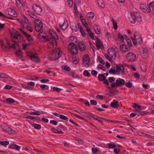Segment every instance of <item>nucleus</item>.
Masks as SVG:
<instances>
[{
  "mask_svg": "<svg viewBox=\"0 0 154 154\" xmlns=\"http://www.w3.org/2000/svg\"><path fill=\"white\" fill-rule=\"evenodd\" d=\"M0 42L1 44L2 49L5 51L9 50L10 48L15 49L16 46L18 45L16 41H14L13 40H12L8 41L7 39L3 40L1 38H0Z\"/></svg>",
  "mask_w": 154,
  "mask_h": 154,
  "instance_id": "1",
  "label": "nucleus"
},
{
  "mask_svg": "<svg viewBox=\"0 0 154 154\" xmlns=\"http://www.w3.org/2000/svg\"><path fill=\"white\" fill-rule=\"evenodd\" d=\"M104 55L106 58L110 62H113L112 59H115L116 57V51L113 48L108 50V54H105Z\"/></svg>",
  "mask_w": 154,
  "mask_h": 154,
  "instance_id": "2",
  "label": "nucleus"
},
{
  "mask_svg": "<svg viewBox=\"0 0 154 154\" xmlns=\"http://www.w3.org/2000/svg\"><path fill=\"white\" fill-rule=\"evenodd\" d=\"M62 54V52L59 48H57L52 50V52L50 55V58L52 60H56L60 57Z\"/></svg>",
  "mask_w": 154,
  "mask_h": 154,
  "instance_id": "3",
  "label": "nucleus"
},
{
  "mask_svg": "<svg viewBox=\"0 0 154 154\" xmlns=\"http://www.w3.org/2000/svg\"><path fill=\"white\" fill-rule=\"evenodd\" d=\"M130 20L131 23L134 24L136 21L141 22L142 20L141 17L139 13L131 12V17L130 18Z\"/></svg>",
  "mask_w": 154,
  "mask_h": 154,
  "instance_id": "4",
  "label": "nucleus"
},
{
  "mask_svg": "<svg viewBox=\"0 0 154 154\" xmlns=\"http://www.w3.org/2000/svg\"><path fill=\"white\" fill-rule=\"evenodd\" d=\"M68 49L70 54L73 55H75L78 53L77 46L76 44L73 43L71 42L69 43Z\"/></svg>",
  "mask_w": 154,
  "mask_h": 154,
  "instance_id": "5",
  "label": "nucleus"
},
{
  "mask_svg": "<svg viewBox=\"0 0 154 154\" xmlns=\"http://www.w3.org/2000/svg\"><path fill=\"white\" fill-rule=\"evenodd\" d=\"M125 81L124 79L118 78L116 81L115 83H112L111 85L112 88H117L118 87H120L124 85Z\"/></svg>",
  "mask_w": 154,
  "mask_h": 154,
  "instance_id": "6",
  "label": "nucleus"
},
{
  "mask_svg": "<svg viewBox=\"0 0 154 154\" xmlns=\"http://www.w3.org/2000/svg\"><path fill=\"white\" fill-rule=\"evenodd\" d=\"M11 38L17 40L18 41L23 39V36L17 31L12 33L11 34Z\"/></svg>",
  "mask_w": 154,
  "mask_h": 154,
  "instance_id": "7",
  "label": "nucleus"
},
{
  "mask_svg": "<svg viewBox=\"0 0 154 154\" xmlns=\"http://www.w3.org/2000/svg\"><path fill=\"white\" fill-rule=\"evenodd\" d=\"M83 63L85 67L89 66L90 62V58L87 54H86L84 56L83 59Z\"/></svg>",
  "mask_w": 154,
  "mask_h": 154,
  "instance_id": "8",
  "label": "nucleus"
},
{
  "mask_svg": "<svg viewBox=\"0 0 154 154\" xmlns=\"http://www.w3.org/2000/svg\"><path fill=\"white\" fill-rule=\"evenodd\" d=\"M126 58L129 62H132L135 60L136 55L132 52H129L127 54Z\"/></svg>",
  "mask_w": 154,
  "mask_h": 154,
  "instance_id": "9",
  "label": "nucleus"
},
{
  "mask_svg": "<svg viewBox=\"0 0 154 154\" xmlns=\"http://www.w3.org/2000/svg\"><path fill=\"white\" fill-rule=\"evenodd\" d=\"M48 47L52 50H54L56 49V47L57 45V42L55 40H53L51 41H50L48 44Z\"/></svg>",
  "mask_w": 154,
  "mask_h": 154,
  "instance_id": "10",
  "label": "nucleus"
},
{
  "mask_svg": "<svg viewBox=\"0 0 154 154\" xmlns=\"http://www.w3.org/2000/svg\"><path fill=\"white\" fill-rule=\"evenodd\" d=\"M33 10L35 13L38 15H40L42 12V9L39 6L34 4L32 6Z\"/></svg>",
  "mask_w": 154,
  "mask_h": 154,
  "instance_id": "11",
  "label": "nucleus"
},
{
  "mask_svg": "<svg viewBox=\"0 0 154 154\" xmlns=\"http://www.w3.org/2000/svg\"><path fill=\"white\" fill-rule=\"evenodd\" d=\"M6 12L7 14L11 16L14 17H17V15L15 11L11 8L7 9L6 10Z\"/></svg>",
  "mask_w": 154,
  "mask_h": 154,
  "instance_id": "12",
  "label": "nucleus"
},
{
  "mask_svg": "<svg viewBox=\"0 0 154 154\" xmlns=\"http://www.w3.org/2000/svg\"><path fill=\"white\" fill-rule=\"evenodd\" d=\"M38 23L35 24V29L37 32H40L42 29L43 26L42 23L39 19L37 21Z\"/></svg>",
  "mask_w": 154,
  "mask_h": 154,
  "instance_id": "13",
  "label": "nucleus"
},
{
  "mask_svg": "<svg viewBox=\"0 0 154 154\" xmlns=\"http://www.w3.org/2000/svg\"><path fill=\"white\" fill-rule=\"evenodd\" d=\"M140 9L143 12L148 13L150 12V10L149 8H147V7L145 5L143 4H140Z\"/></svg>",
  "mask_w": 154,
  "mask_h": 154,
  "instance_id": "14",
  "label": "nucleus"
},
{
  "mask_svg": "<svg viewBox=\"0 0 154 154\" xmlns=\"http://www.w3.org/2000/svg\"><path fill=\"white\" fill-rule=\"evenodd\" d=\"M1 128L3 131L8 133H12L14 131L12 129L7 126L2 125Z\"/></svg>",
  "mask_w": 154,
  "mask_h": 154,
  "instance_id": "15",
  "label": "nucleus"
},
{
  "mask_svg": "<svg viewBox=\"0 0 154 154\" xmlns=\"http://www.w3.org/2000/svg\"><path fill=\"white\" fill-rule=\"evenodd\" d=\"M8 148L10 149L19 151L20 149V147L16 144L13 143H11L9 145Z\"/></svg>",
  "mask_w": 154,
  "mask_h": 154,
  "instance_id": "16",
  "label": "nucleus"
},
{
  "mask_svg": "<svg viewBox=\"0 0 154 154\" xmlns=\"http://www.w3.org/2000/svg\"><path fill=\"white\" fill-rule=\"evenodd\" d=\"M50 35L52 37L54 40H57L59 39V37L56 33L54 31L50 30L49 31Z\"/></svg>",
  "mask_w": 154,
  "mask_h": 154,
  "instance_id": "17",
  "label": "nucleus"
},
{
  "mask_svg": "<svg viewBox=\"0 0 154 154\" xmlns=\"http://www.w3.org/2000/svg\"><path fill=\"white\" fill-rule=\"evenodd\" d=\"M20 30L23 34L26 37L29 42H30L33 39V37L31 35L28 34L22 29H20Z\"/></svg>",
  "mask_w": 154,
  "mask_h": 154,
  "instance_id": "18",
  "label": "nucleus"
},
{
  "mask_svg": "<svg viewBox=\"0 0 154 154\" xmlns=\"http://www.w3.org/2000/svg\"><path fill=\"white\" fill-rule=\"evenodd\" d=\"M78 45L79 50L81 51H84L86 49V45L82 42H79Z\"/></svg>",
  "mask_w": 154,
  "mask_h": 154,
  "instance_id": "19",
  "label": "nucleus"
},
{
  "mask_svg": "<svg viewBox=\"0 0 154 154\" xmlns=\"http://www.w3.org/2000/svg\"><path fill=\"white\" fill-rule=\"evenodd\" d=\"M120 48L121 51L123 52H126L130 49V47H128L126 45L123 44L120 45Z\"/></svg>",
  "mask_w": 154,
  "mask_h": 154,
  "instance_id": "20",
  "label": "nucleus"
},
{
  "mask_svg": "<svg viewBox=\"0 0 154 154\" xmlns=\"http://www.w3.org/2000/svg\"><path fill=\"white\" fill-rule=\"evenodd\" d=\"M68 23L66 20H64V22L60 25V28L63 30H65L68 27Z\"/></svg>",
  "mask_w": 154,
  "mask_h": 154,
  "instance_id": "21",
  "label": "nucleus"
},
{
  "mask_svg": "<svg viewBox=\"0 0 154 154\" xmlns=\"http://www.w3.org/2000/svg\"><path fill=\"white\" fill-rule=\"evenodd\" d=\"M119 105L118 102L116 100H113V102L110 103L111 106L114 108H118Z\"/></svg>",
  "mask_w": 154,
  "mask_h": 154,
  "instance_id": "22",
  "label": "nucleus"
},
{
  "mask_svg": "<svg viewBox=\"0 0 154 154\" xmlns=\"http://www.w3.org/2000/svg\"><path fill=\"white\" fill-rule=\"evenodd\" d=\"M96 44L97 48L99 49L101 48L102 44L100 41V39L97 37H96Z\"/></svg>",
  "mask_w": 154,
  "mask_h": 154,
  "instance_id": "23",
  "label": "nucleus"
},
{
  "mask_svg": "<svg viewBox=\"0 0 154 154\" xmlns=\"http://www.w3.org/2000/svg\"><path fill=\"white\" fill-rule=\"evenodd\" d=\"M141 55L143 58H146L148 56L147 50L146 49H143L141 52Z\"/></svg>",
  "mask_w": 154,
  "mask_h": 154,
  "instance_id": "24",
  "label": "nucleus"
},
{
  "mask_svg": "<svg viewBox=\"0 0 154 154\" xmlns=\"http://www.w3.org/2000/svg\"><path fill=\"white\" fill-rule=\"evenodd\" d=\"M31 59L32 61L37 62H39L40 61V59L38 57L34 55H31L30 56Z\"/></svg>",
  "mask_w": 154,
  "mask_h": 154,
  "instance_id": "25",
  "label": "nucleus"
},
{
  "mask_svg": "<svg viewBox=\"0 0 154 154\" xmlns=\"http://www.w3.org/2000/svg\"><path fill=\"white\" fill-rule=\"evenodd\" d=\"M82 27L80 23H77L76 25H75V27H73L72 29L74 31L77 32L79 30V29H80Z\"/></svg>",
  "mask_w": 154,
  "mask_h": 154,
  "instance_id": "26",
  "label": "nucleus"
},
{
  "mask_svg": "<svg viewBox=\"0 0 154 154\" xmlns=\"http://www.w3.org/2000/svg\"><path fill=\"white\" fill-rule=\"evenodd\" d=\"M51 131L55 133L56 134H62L63 133V132L61 131L60 129H56L54 128H52L51 130Z\"/></svg>",
  "mask_w": 154,
  "mask_h": 154,
  "instance_id": "27",
  "label": "nucleus"
},
{
  "mask_svg": "<svg viewBox=\"0 0 154 154\" xmlns=\"http://www.w3.org/2000/svg\"><path fill=\"white\" fill-rule=\"evenodd\" d=\"M149 8L150 10L152 13H154V2L150 3L149 5Z\"/></svg>",
  "mask_w": 154,
  "mask_h": 154,
  "instance_id": "28",
  "label": "nucleus"
},
{
  "mask_svg": "<svg viewBox=\"0 0 154 154\" xmlns=\"http://www.w3.org/2000/svg\"><path fill=\"white\" fill-rule=\"evenodd\" d=\"M116 66L118 67V68L119 70V72H122L123 74L125 73V69L124 66L122 65L121 64L116 65Z\"/></svg>",
  "mask_w": 154,
  "mask_h": 154,
  "instance_id": "29",
  "label": "nucleus"
},
{
  "mask_svg": "<svg viewBox=\"0 0 154 154\" xmlns=\"http://www.w3.org/2000/svg\"><path fill=\"white\" fill-rule=\"evenodd\" d=\"M94 16V14L92 12H89L87 14L86 17L87 18L92 19Z\"/></svg>",
  "mask_w": 154,
  "mask_h": 154,
  "instance_id": "30",
  "label": "nucleus"
},
{
  "mask_svg": "<svg viewBox=\"0 0 154 154\" xmlns=\"http://www.w3.org/2000/svg\"><path fill=\"white\" fill-rule=\"evenodd\" d=\"M99 5L102 8L105 7L104 3L103 0H97Z\"/></svg>",
  "mask_w": 154,
  "mask_h": 154,
  "instance_id": "31",
  "label": "nucleus"
},
{
  "mask_svg": "<svg viewBox=\"0 0 154 154\" xmlns=\"http://www.w3.org/2000/svg\"><path fill=\"white\" fill-rule=\"evenodd\" d=\"M86 30L88 33L89 35L91 37V38L92 39H94V36L93 35V34L91 32V30L89 29H88L87 28L86 29Z\"/></svg>",
  "mask_w": 154,
  "mask_h": 154,
  "instance_id": "32",
  "label": "nucleus"
},
{
  "mask_svg": "<svg viewBox=\"0 0 154 154\" xmlns=\"http://www.w3.org/2000/svg\"><path fill=\"white\" fill-rule=\"evenodd\" d=\"M7 103L8 104H11L15 102V100L12 98H8L6 100Z\"/></svg>",
  "mask_w": 154,
  "mask_h": 154,
  "instance_id": "33",
  "label": "nucleus"
},
{
  "mask_svg": "<svg viewBox=\"0 0 154 154\" xmlns=\"http://www.w3.org/2000/svg\"><path fill=\"white\" fill-rule=\"evenodd\" d=\"M133 38L137 39H140V38H142L140 35L137 32H136L134 33L133 36Z\"/></svg>",
  "mask_w": 154,
  "mask_h": 154,
  "instance_id": "34",
  "label": "nucleus"
},
{
  "mask_svg": "<svg viewBox=\"0 0 154 154\" xmlns=\"http://www.w3.org/2000/svg\"><path fill=\"white\" fill-rule=\"evenodd\" d=\"M105 77L102 74H99L98 75V79L100 81H102L105 79Z\"/></svg>",
  "mask_w": 154,
  "mask_h": 154,
  "instance_id": "35",
  "label": "nucleus"
},
{
  "mask_svg": "<svg viewBox=\"0 0 154 154\" xmlns=\"http://www.w3.org/2000/svg\"><path fill=\"white\" fill-rule=\"evenodd\" d=\"M140 68L141 70L143 71H145L146 70V63H141L140 65Z\"/></svg>",
  "mask_w": 154,
  "mask_h": 154,
  "instance_id": "36",
  "label": "nucleus"
},
{
  "mask_svg": "<svg viewBox=\"0 0 154 154\" xmlns=\"http://www.w3.org/2000/svg\"><path fill=\"white\" fill-rule=\"evenodd\" d=\"M107 147L109 149H114L116 146L114 143H109L107 144Z\"/></svg>",
  "mask_w": 154,
  "mask_h": 154,
  "instance_id": "37",
  "label": "nucleus"
},
{
  "mask_svg": "<svg viewBox=\"0 0 154 154\" xmlns=\"http://www.w3.org/2000/svg\"><path fill=\"white\" fill-rule=\"evenodd\" d=\"M9 144V142L8 141H0V144L5 147L8 145Z\"/></svg>",
  "mask_w": 154,
  "mask_h": 154,
  "instance_id": "38",
  "label": "nucleus"
},
{
  "mask_svg": "<svg viewBox=\"0 0 154 154\" xmlns=\"http://www.w3.org/2000/svg\"><path fill=\"white\" fill-rule=\"evenodd\" d=\"M125 39L127 42V44L129 46H131L132 44L130 39L128 37L126 36L125 35Z\"/></svg>",
  "mask_w": 154,
  "mask_h": 154,
  "instance_id": "39",
  "label": "nucleus"
},
{
  "mask_svg": "<svg viewBox=\"0 0 154 154\" xmlns=\"http://www.w3.org/2000/svg\"><path fill=\"white\" fill-rule=\"evenodd\" d=\"M27 118H29V119L33 120L34 119H35L36 120H40L41 119L40 118H39L38 117H32L31 116H28V117H27Z\"/></svg>",
  "mask_w": 154,
  "mask_h": 154,
  "instance_id": "40",
  "label": "nucleus"
},
{
  "mask_svg": "<svg viewBox=\"0 0 154 154\" xmlns=\"http://www.w3.org/2000/svg\"><path fill=\"white\" fill-rule=\"evenodd\" d=\"M32 126L35 129L38 130L40 129L41 128V126L40 125L37 124H33Z\"/></svg>",
  "mask_w": 154,
  "mask_h": 154,
  "instance_id": "41",
  "label": "nucleus"
},
{
  "mask_svg": "<svg viewBox=\"0 0 154 154\" xmlns=\"http://www.w3.org/2000/svg\"><path fill=\"white\" fill-rule=\"evenodd\" d=\"M124 84L128 88H131L132 86V83L130 82L129 81H128V82H125Z\"/></svg>",
  "mask_w": 154,
  "mask_h": 154,
  "instance_id": "42",
  "label": "nucleus"
},
{
  "mask_svg": "<svg viewBox=\"0 0 154 154\" xmlns=\"http://www.w3.org/2000/svg\"><path fill=\"white\" fill-rule=\"evenodd\" d=\"M60 118L61 119L66 120L67 121H68L69 120V119L67 117L63 115H60Z\"/></svg>",
  "mask_w": 154,
  "mask_h": 154,
  "instance_id": "43",
  "label": "nucleus"
},
{
  "mask_svg": "<svg viewBox=\"0 0 154 154\" xmlns=\"http://www.w3.org/2000/svg\"><path fill=\"white\" fill-rule=\"evenodd\" d=\"M83 74L85 76L90 77L91 76V74L87 70H85L83 72Z\"/></svg>",
  "mask_w": 154,
  "mask_h": 154,
  "instance_id": "44",
  "label": "nucleus"
},
{
  "mask_svg": "<svg viewBox=\"0 0 154 154\" xmlns=\"http://www.w3.org/2000/svg\"><path fill=\"white\" fill-rule=\"evenodd\" d=\"M38 37L40 38H43L46 40L48 39V36L44 35L42 33H39L38 34Z\"/></svg>",
  "mask_w": 154,
  "mask_h": 154,
  "instance_id": "45",
  "label": "nucleus"
},
{
  "mask_svg": "<svg viewBox=\"0 0 154 154\" xmlns=\"http://www.w3.org/2000/svg\"><path fill=\"white\" fill-rule=\"evenodd\" d=\"M89 116H91V117L93 118L94 119H95L96 120H98V119L99 118L101 119V118L99 117L98 116H97L95 115H94L93 114L89 112Z\"/></svg>",
  "mask_w": 154,
  "mask_h": 154,
  "instance_id": "46",
  "label": "nucleus"
},
{
  "mask_svg": "<svg viewBox=\"0 0 154 154\" xmlns=\"http://www.w3.org/2000/svg\"><path fill=\"white\" fill-rule=\"evenodd\" d=\"M112 22L113 24L114 29L116 30L118 28L117 23L114 21L113 19L112 20Z\"/></svg>",
  "mask_w": 154,
  "mask_h": 154,
  "instance_id": "47",
  "label": "nucleus"
},
{
  "mask_svg": "<svg viewBox=\"0 0 154 154\" xmlns=\"http://www.w3.org/2000/svg\"><path fill=\"white\" fill-rule=\"evenodd\" d=\"M62 68L64 70L66 71H69L70 70V67L67 66H62Z\"/></svg>",
  "mask_w": 154,
  "mask_h": 154,
  "instance_id": "48",
  "label": "nucleus"
},
{
  "mask_svg": "<svg viewBox=\"0 0 154 154\" xmlns=\"http://www.w3.org/2000/svg\"><path fill=\"white\" fill-rule=\"evenodd\" d=\"M40 87L43 90H47L48 88V87L46 85H41Z\"/></svg>",
  "mask_w": 154,
  "mask_h": 154,
  "instance_id": "49",
  "label": "nucleus"
},
{
  "mask_svg": "<svg viewBox=\"0 0 154 154\" xmlns=\"http://www.w3.org/2000/svg\"><path fill=\"white\" fill-rule=\"evenodd\" d=\"M115 80V78L113 77H109V82L111 83H114V82Z\"/></svg>",
  "mask_w": 154,
  "mask_h": 154,
  "instance_id": "50",
  "label": "nucleus"
},
{
  "mask_svg": "<svg viewBox=\"0 0 154 154\" xmlns=\"http://www.w3.org/2000/svg\"><path fill=\"white\" fill-rule=\"evenodd\" d=\"M8 75L5 73H0V78H7L8 77Z\"/></svg>",
  "mask_w": 154,
  "mask_h": 154,
  "instance_id": "51",
  "label": "nucleus"
},
{
  "mask_svg": "<svg viewBox=\"0 0 154 154\" xmlns=\"http://www.w3.org/2000/svg\"><path fill=\"white\" fill-rule=\"evenodd\" d=\"M27 13L32 18L35 19L36 18V16L30 11H28Z\"/></svg>",
  "mask_w": 154,
  "mask_h": 154,
  "instance_id": "52",
  "label": "nucleus"
},
{
  "mask_svg": "<svg viewBox=\"0 0 154 154\" xmlns=\"http://www.w3.org/2000/svg\"><path fill=\"white\" fill-rule=\"evenodd\" d=\"M98 60L100 61V62L103 65L105 63V62L102 58L100 56L98 57Z\"/></svg>",
  "mask_w": 154,
  "mask_h": 154,
  "instance_id": "53",
  "label": "nucleus"
},
{
  "mask_svg": "<svg viewBox=\"0 0 154 154\" xmlns=\"http://www.w3.org/2000/svg\"><path fill=\"white\" fill-rule=\"evenodd\" d=\"M22 22L23 23L27 24L28 23V20L27 18L24 17H23V19L22 20Z\"/></svg>",
  "mask_w": 154,
  "mask_h": 154,
  "instance_id": "54",
  "label": "nucleus"
},
{
  "mask_svg": "<svg viewBox=\"0 0 154 154\" xmlns=\"http://www.w3.org/2000/svg\"><path fill=\"white\" fill-rule=\"evenodd\" d=\"M69 6L72 7L73 5V2L72 0H67Z\"/></svg>",
  "mask_w": 154,
  "mask_h": 154,
  "instance_id": "55",
  "label": "nucleus"
},
{
  "mask_svg": "<svg viewBox=\"0 0 154 154\" xmlns=\"http://www.w3.org/2000/svg\"><path fill=\"white\" fill-rule=\"evenodd\" d=\"M109 73L110 74H116L115 68H114L113 69H110L109 70Z\"/></svg>",
  "mask_w": 154,
  "mask_h": 154,
  "instance_id": "56",
  "label": "nucleus"
},
{
  "mask_svg": "<svg viewBox=\"0 0 154 154\" xmlns=\"http://www.w3.org/2000/svg\"><path fill=\"white\" fill-rule=\"evenodd\" d=\"M16 55L17 56L21 57L22 56V54L20 50H18L16 52Z\"/></svg>",
  "mask_w": 154,
  "mask_h": 154,
  "instance_id": "57",
  "label": "nucleus"
},
{
  "mask_svg": "<svg viewBox=\"0 0 154 154\" xmlns=\"http://www.w3.org/2000/svg\"><path fill=\"white\" fill-rule=\"evenodd\" d=\"M50 123L54 125H56L57 124V122L55 120H51L50 121Z\"/></svg>",
  "mask_w": 154,
  "mask_h": 154,
  "instance_id": "58",
  "label": "nucleus"
},
{
  "mask_svg": "<svg viewBox=\"0 0 154 154\" xmlns=\"http://www.w3.org/2000/svg\"><path fill=\"white\" fill-rule=\"evenodd\" d=\"M118 38L122 42L124 41V37L120 33H119L118 35Z\"/></svg>",
  "mask_w": 154,
  "mask_h": 154,
  "instance_id": "59",
  "label": "nucleus"
},
{
  "mask_svg": "<svg viewBox=\"0 0 154 154\" xmlns=\"http://www.w3.org/2000/svg\"><path fill=\"white\" fill-rule=\"evenodd\" d=\"M115 71L116 74L119 75L120 74V72L118 68V67H115Z\"/></svg>",
  "mask_w": 154,
  "mask_h": 154,
  "instance_id": "60",
  "label": "nucleus"
},
{
  "mask_svg": "<svg viewBox=\"0 0 154 154\" xmlns=\"http://www.w3.org/2000/svg\"><path fill=\"white\" fill-rule=\"evenodd\" d=\"M90 103L92 105H96L97 104V101L94 100H90Z\"/></svg>",
  "mask_w": 154,
  "mask_h": 154,
  "instance_id": "61",
  "label": "nucleus"
},
{
  "mask_svg": "<svg viewBox=\"0 0 154 154\" xmlns=\"http://www.w3.org/2000/svg\"><path fill=\"white\" fill-rule=\"evenodd\" d=\"M80 31L83 37H85V36L86 34L84 31L83 30V29L82 27H81V28L80 29Z\"/></svg>",
  "mask_w": 154,
  "mask_h": 154,
  "instance_id": "62",
  "label": "nucleus"
},
{
  "mask_svg": "<svg viewBox=\"0 0 154 154\" xmlns=\"http://www.w3.org/2000/svg\"><path fill=\"white\" fill-rule=\"evenodd\" d=\"M91 74L94 76H96L97 74V72L95 70H93L91 72Z\"/></svg>",
  "mask_w": 154,
  "mask_h": 154,
  "instance_id": "63",
  "label": "nucleus"
},
{
  "mask_svg": "<svg viewBox=\"0 0 154 154\" xmlns=\"http://www.w3.org/2000/svg\"><path fill=\"white\" fill-rule=\"evenodd\" d=\"M98 68L99 69H100L103 71H105V67L103 66V65L100 64L98 65Z\"/></svg>",
  "mask_w": 154,
  "mask_h": 154,
  "instance_id": "64",
  "label": "nucleus"
}]
</instances>
